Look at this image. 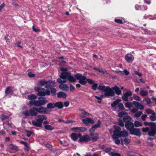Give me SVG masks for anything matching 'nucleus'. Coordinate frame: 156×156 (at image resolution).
I'll list each match as a JSON object with an SVG mask.
<instances>
[{"label": "nucleus", "instance_id": "obj_64", "mask_svg": "<svg viewBox=\"0 0 156 156\" xmlns=\"http://www.w3.org/2000/svg\"><path fill=\"white\" fill-rule=\"evenodd\" d=\"M32 29L33 31L36 32H39L40 31V30L35 28L34 26L32 27Z\"/></svg>", "mask_w": 156, "mask_h": 156}, {"label": "nucleus", "instance_id": "obj_62", "mask_svg": "<svg viewBox=\"0 0 156 156\" xmlns=\"http://www.w3.org/2000/svg\"><path fill=\"white\" fill-rule=\"evenodd\" d=\"M5 39L6 40L7 42H8L9 43H10L9 39L8 38V35H6L5 37Z\"/></svg>", "mask_w": 156, "mask_h": 156}, {"label": "nucleus", "instance_id": "obj_63", "mask_svg": "<svg viewBox=\"0 0 156 156\" xmlns=\"http://www.w3.org/2000/svg\"><path fill=\"white\" fill-rule=\"evenodd\" d=\"M115 21L116 22L120 24H122L123 23L122 20L120 19H115Z\"/></svg>", "mask_w": 156, "mask_h": 156}, {"label": "nucleus", "instance_id": "obj_40", "mask_svg": "<svg viewBox=\"0 0 156 156\" xmlns=\"http://www.w3.org/2000/svg\"><path fill=\"white\" fill-rule=\"evenodd\" d=\"M155 113H152L150 116V119L152 121H155L156 120V117L155 116Z\"/></svg>", "mask_w": 156, "mask_h": 156}, {"label": "nucleus", "instance_id": "obj_16", "mask_svg": "<svg viewBox=\"0 0 156 156\" xmlns=\"http://www.w3.org/2000/svg\"><path fill=\"white\" fill-rule=\"evenodd\" d=\"M125 58L127 61L131 62L133 60L134 57L132 55L130 54H127L125 55Z\"/></svg>", "mask_w": 156, "mask_h": 156}, {"label": "nucleus", "instance_id": "obj_15", "mask_svg": "<svg viewBox=\"0 0 156 156\" xmlns=\"http://www.w3.org/2000/svg\"><path fill=\"white\" fill-rule=\"evenodd\" d=\"M128 136V133L127 131H121L116 136L119 137H126Z\"/></svg>", "mask_w": 156, "mask_h": 156}, {"label": "nucleus", "instance_id": "obj_20", "mask_svg": "<svg viewBox=\"0 0 156 156\" xmlns=\"http://www.w3.org/2000/svg\"><path fill=\"white\" fill-rule=\"evenodd\" d=\"M59 87L61 90L65 91H67L69 90V87L66 84H61L59 85Z\"/></svg>", "mask_w": 156, "mask_h": 156}, {"label": "nucleus", "instance_id": "obj_10", "mask_svg": "<svg viewBox=\"0 0 156 156\" xmlns=\"http://www.w3.org/2000/svg\"><path fill=\"white\" fill-rule=\"evenodd\" d=\"M82 121L87 125H88L90 123L93 124L94 123V121L92 119L90 118H87L85 119H83Z\"/></svg>", "mask_w": 156, "mask_h": 156}, {"label": "nucleus", "instance_id": "obj_48", "mask_svg": "<svg viewBox=\"0 0 156 156\" xmlns=\"http://www.w3.org/2000/svg\"><path fill=\"white\" fill-rule=\"evenodd\" d=\"M112 150V149L111 147H107L106 148L105 150V151L106 153H110V152Z\"/></svg>", "mask_w": 156, "mask_h": 156}, {"label": "nucleus", "instance_id": "obj_23", "mask_svg": "<svg viewBox=\"0 0 156 156\" xmlns=\"http://www.w3.org/2000/svg\"><path fill=\"white\" fill-rule=\"evenodd\" d=\"M114 92L115 91V93L118 95H119L121 93V91L119 87L117 86H115L112 87Z\"/></svg>", "mask_w": 156, "mask_h": 156}, {"label": "nucleus", "instance_id": "obj_26", "mask_svg": "<svg viewBox=\"0 0 156 156\" xmlns=\"http://www.w3.org/2000/svg\"><path fill=\"white\" fill-rule=\"evenodd\" d=\"M75 77H74V76H72L71 75V73H70L69 75L68 76V80L71 82H74L76 81Z\"/></svg>", "mask_w": 156, "mask_h": 156}, {"label": "nucleus", "instance_id": "obj_59", "mask_svg": "<svg viewBox=\"0 0 156 156\" xmlns=\"http://www.w3.org/2000/svg\"><path fill=\"white\" fill-rule=\"evenodd\" d=\"M133 98L134 99L138 101H140L141 100V99L140 98L137 96H133Z\"/></svg>", "mask_w": 156, "mask_h": 156}, {"label": "nucleus", "instance_id": "obj_53", "mask_svg": "<svg viewBox=\"0 0 156 156\" xmlns=\"http://www.w3.org/2000/svg\"><path fill=\"white\" fill-rule=\"evenodd\" d=\"M28 76L30 77H34L35 76V74L32 73L31 72H29L28 73Z\"/></svg>", "mask_w": 156, "mask_h": 156}, {"label": "nucleus", "instance_id": "obj_32", "mask_svg": "<svg viewBox=\"0 0 156 156\" xmlns=\"http://www.w3.org/2000/svg\"><path fill=\"white\" fill-rule=\"evenodd\" d=\"M44 127L46 129L51 131L54 129V127L50 125H45Z\"/></svg>", "mask_w": 156, "mask_h": 156}, {"label": "nucleus", "instance_id": "obj_6", "mask_svg": "<svg viewBox=\"0 0 156 156\" xmlns=\"http://www.w3.org/2000/svg\"><path fill=\"white\" fill-rule=\"evenodd\" d=\"M35 91L38 92L37 94V95L39 96H45V89L42 87H36L34 88Z\"/></svg>", "mask_w": 156, "mask_h": 156}, {"label": "nucleus", "instance_id": "obj_11", "mask_svg": "<svg viewBox=\"0 0 156 156\" xmlns=\"http://www.w3.org/2000/svg\"><path fill=\"white\" fill-rule=\"evenodd\" d=\"M71 137L72 139L74 141H76L81 136V134L80 133H72L71 135Z\"/></svg>", "mask_w": 156, "mask_h": 156}, {"label": "nucleus", "instance_id": "obj_7", "mask_svg": "<svg viewBox=\"0 0 156 156\" xmlns=\"http://www.w3.org/2000/svg\"><path fill=\"white\" fill-rule=\"evenodd\" d=\"M36 108L38 113L45 114L47 113L46 108L42 106L39 105L38 107H36Z\"/></svg>", "mask_w": 156, "mask_h": 156}, {"label": "nucleus", "instance_id": "obj_49", "mask_svg": "<svg viewBox=\"0 0 156 156\" xmlns=\"http://www.w3.org/2000/svg\"><path fill=\"white\" fill-rule=\"evenodd\" d=\"M25 131L27 134V136L28 137H30L32 134V133L31 131L26 130Z\"/></svg>", "mask_w": 156, "mask_h": 156}, {"label": "nucleus", "instance_id": "obj_34", "mask_svg": "<svg viewBox=\"0 0 156 156\" xmlns=\"http://www.w3.org/2000/svg\"><path fill=\"white\" fill-rule=\"evenodd\" d=\"M28 99L30 100H35L37 98V97L36 95L32 94L29 95L28 96Z\"/></svg>", "mask_w": 156, "mask_h": 156}, {"label": "nucleus", "instance_id": "obj_46", "mask_svg": "<svg viewBox=\"0 0 156 156\" xmlns=\"http://www.w3.org/2000/svg\"><path fill=\"white\" fill-rule=\"evenodd\" d=\"M24 146L25 147L24 149L25 150L27 151H28L30 150V148L27 143Z\"/></svg>", "mask_w": 156, "mask_h": 156}, {"label": "nucleus", "instance_id": "obj_1", "mask_svg": "<svg viewBox=\"0 0 156 156\" xmlns=\"http://www.w3.org/2000/svg\"><path fill=\"white\" fill-rule=\"evenodd\" d=\"M98 88L104 92V95L101 96V97L102 98L109 96L113 97L115 94L112 87L111 88L108 86L106 87L105 86L99 85Z\"/></svg>", "mask_w": 156, "mask_h": 156}, {"label": "nucleus", "instance_id": "obj_47", "mask_svg": "<svg viewBox=\"0 0 156 156\" xmlns=\"http://www.w3.org/2000/svg\"><path fill=\"white\" fill-rule=\"evenodd\" d=\"M118 105L120 110H122L124 109V108L122 104L120 103L118 104Z\"/></svg>", "mask_w": 156, "mask_h": 156}, {"label": "nucleus", "instance_id": "obj_14", "mask_svg": "<svg viewBox=\"0 0 156 156\" xmlns=\"http://www.w3.org/2000/svg\"><path fill=\"white\" fill-rule=\"evenodd\" d=\"M30 115L33 116H36L37 114V111L36 107H33L31 108L29 110Z\"/></svg>", "mask_w": 156, "mask_h": 156}, {"label": "nucleus", "instance_id": "obj_21", "mask_svg": "<svg viewBox=\"0 0 156 156\" xmlns=\"http://www.w3.org/2000/svg\"><path fill=\"white\" fill-rule=\"evenodd\" d=\"M55 82L54 81H48L47 82L46 85L45 86V87L48 88L51 87H53L54 86Z\"/></svg>", "mask_w": 156, "mask_h": 156}, {"label": "nucleus", "instance_id": "obj_4", "mask_svg": "<svg viewBox=\"0 0 156 156\" xmlns=\"http://www.w3.org/2000/svg\"><path fill=\"white\" fill-rule=\"evenodd\" d=\"M144 125L146 126H151L150 130L148 133L149 136H154L155 134L156 130V124L155 122H148L145 121L144 122Z\"/></svg>", "mask_w": 156, "mask_h": 156}, {"label": "nucleus", "instance_id": "obj_9", "mask_svg": "<svg viewBox=\"0 0 156 156\" xmlns=\"http://www.w3.org/2000/svg\"><path fill=\"white\" fill-rule=\"evenodd\" d=\"M90 140V137L88 135H86L82 136L81 135V137L78 141L79 142H87L89 141Z\"/></svg>", "mask_w": 156, "mask_h": 156}, {"label": "nucleus", "instance_id": "obj_30", "mask_svg": "<svg viewBox=\"0 0 156 156\" xmlns=\"http://www.w3.org/2000/svg\"><path fill=\"white\" fill-rule=\"evenodd\" d=\"M140 94L141 96L144 97L147 96L148 93L147 91L142 90L140 91Z\"/></svg>", "mask_w": 156, "mask_h": 156}, {"label": "nucleus", "instance_id": "obj_31", "mask_svg": "<svg viewBox=\"0 0 156 156\" xmlns=\"http://www.w3.org/2000/svg\"><path fill=\"white\" fill-rule=\"evenodd\" d=\"M121 101L120 99H117L116 101H114L113 103L111 104V106L112 107H114L116 106Z\"/></svg>", "mask_w": 156, "mask_h": 156}, {"label": "nucleus", "instance_id": "obj_61", "mask_svg": "<svg viewBox=\"0 0 156 156\" xmlns=\"http://www.w3.org/2000/svg\"><path fill=\"white\" fill-rule=\"evenodd\" d=\"M125 106L126 107L129 108L131 107L132 104L131 103L129 102L126 103L125 105Z\"/></svg>", "mask_w": 156, "mask_h": 156}, {"label": "nucleus", "instance_id": "obj_17", "mask_svg": "<svg viewBox=\"0 0 156 156\" xmlns=\"http://www.w3.org/2000/svg\"><path fill=\"white\" fill-rule=\"evenodd\" d=\"M101 122L100 120H98L97 123L95 125L93 126L92 128L90 129V132H94L97 128L99 127L101 124Z\"/></svg>", "mask_w": 156, "mask_h": 156}, {"label": "nucleus", "instance_id": "obj_22", "mask_svg": "<svg viewBox=\"0 0 156 156\" xmlns=\"http://www.w3.org/2000/svg\"><path fill=\"white\" fill-rule=\"evenodd\" d=\"M70 73L67 72H63L61 73L60 77L62 79L65 80L68 78Z\"/></svg>", "mask_w": 156, "mask_h": 156}, {"label": "nucleus", "instance_id": "obj_42", "mask_svg": "<svg viewBox=\"0 0 156 156\" xmlns=\"http://www.w3.org/2000/svg\"><path fill=\"white\" fill-rule=\"evenodd\" d=\"M128 154L130 156H138L137 155V154L133 152L129 151L128 152Z\"/></svg>", "mask_w": 156, "mask_h": 156}, {"label": "nucleus", "instance_id": "obj_52", "mask_svg": "<svg viewBox=\"0 0 156 156\" xmlns=\"http://www.w3.org/2000/svg\"><path fill=\"white\" fill-rule=\"evenodd\" d=\"M124 142L126 144H128L130 142V140L128 138H126L124 140Z\"/></svg>", "mask_w": 156, "mask_h": 156}, {"label": "nucleus", "instance_id": "obj_60", "mask_svg": "<svg viewBox=\"0 0 156 156\" xmlns=\"http://www.w3.org/2000/svg\"><path fill=\"white\" fill-rule=\"evenodd\" d=\"M23 114L26 116H29L30 115V113H29L28 111H25L23 112Z\"/></svg>", "mask_w": 156, "mask_h": 156}, {"label": "nucleus", "instance_id": "obj_36", "mask_svg": "<svg viewBox=\"0 0 156 156\" xmlns=\"http://www.w3.org/2000/svg\"><path fill=\"white\" fill-rule=\"evenodd\" d=\"M47 82L45 80H41L38 82V85L41 86H43L45 84L46 85Z\"/></svg>", "mask_w": 156, "mask_h": 156}, {"label": "nucleus", "instance_id": "obj_54", "mask_svg": "<svg viewBox=\"0 0 156 156\" xmlns=\"http://www.w3.org/2000/svg\"><path fill=\"white\" fill-rule=\"evenodd\" d=\"M126 114V112H120L119 113V115L120 117H122L123 116L125 115Z\"/></svg>", "mask_w": 156, "mask_h": 156}, {"label": "nucleus", "instance_id": "obj_3", "mask_svg": "<svg viewBox=\"0 0 156 156\" xmlns=\"http://www.w3.org/2000/svg\"><path fill=\"white\" fill-rule=\"evenodd\" d=\"M38 100H30L29 103L31 105H34L36 106H41L45 105L48 101L45 97H39Z\"/></svg>", "mask_w": 156, "mask_h": 156}, {"label": "nucleus", "instance_id": "obj_5", "mask_svg": "<svg viewBox=\"0 0 156 156\" xmlns=\"http://www.w3.org/2000/svg\"><path fill=\"white\" fill-rule=\"evenodd\" d=\"M75 77L77 80H79V82L82 85H85L87 83V77L82 76L80 74H77L75 75Z\"/></svg>", "mask_w": 156, "mask_h": 156}, {"label": "nucleus", "instance_id": "obj_25", "mask_svg": "<svg viewBox=\"0 0 156 156\" xmlns=\"http://www.w3.org/2000/svg\"><path fill=\"white\" fill-rule=\"evenodd\" d=\"M55 107H57L59 109H62L63 107V104L62 102L60 101L55 103Z\"/></svg>", "mask_w": 156, "mask_h": 156}, {"label": "nucleus", "instance_id": "obj_2", "mask_svg": "<svg viewBox=\"0 0 156 156\" xmlns=\"http://www.w3.org/2000/svg\"><path fill=\"white\" fill-rule=\"evenodd\" d=\"M37 117L38 119L36 121L33 120L32 121V123L34 126L41 127L42 126V123L44 120L47 119V117L45 115H38Z\"/></svg>", "mask_w": 156, "mask_h": 156}, {"label": "nucleus", "instance_id": "obj_28", "mask_svg": "<svg viewBox=\"0 0 156 156\" xmlns=\"http://www.w3.org/2000/svg\"><path fill=\"white\" fill-rule=\"evenodd\" d=\"M131 120V118L129 116H125L123 119V121L126 122L128 123L130 122Z\"/></svg>", "mask_w": 156, "mask_h": 156}, {"label": "nucleus", "instance_id": "obj_33", "mask_svg": "<svg viewBox=\"0 0 156 156\" xmlns=\"http://www.w3.org/2000/svg\"><path fill=\"white\" fill-rule=\"evenodd\" d=\"M47 107L48 108H53L55 107V103H49L47 105Z\"/></svg>", "mask_w": 156, "mask_h": 156}, {"label": "nucleus", "instance_id": "obj_35", "mask_svg": "<svg viewBox=\"0 0 156 156\" xmlns=\"http://www.w3.org/2000/svg\"><path fill=\"white\" fill-rule=\"evenodd\" d=\"M134 125L136 127H139V126H142L143 124L142 123L138 121H136L134 122Z\"/></svg>", "mask_w": 156, "mask_h": 156}, {"label": "nucleus", "instance_id": "obj_19", "mask_svg": "<svg viewBox=\"0 0 156 156\" xmlns=\"http://www.w3.org/2000/svg\"><path fill=\"white\" fill-rule=\"evenodd\" d=\"M115 130L113 131V133L114 135L117 136L118 133L121 131V128L118 126H114Z\"/></svg>", "mask_w": 156, "mask_h": 156}, {"label": "nucleus", "instance_id": "obj_55", "mask_svg": "<svg viewBox=\"0 0 156 156\" xmlns=\"http://www.w3.org/2000/svg\"><path fill=\"white\" fill-rule=\"evenodd\" d=\"M91 138L92 140V141L94 142L96 141L98 139V137L97 136H96L93 137H91Z\"/></svg>", "mask_w": 156, "mask_h": 156}, {"label": "nucleus", "instance_id": "obj_56", "mask_svg": "<svg viewBox=\"0 0 156 156\" xmlns=\"http://www.w3.org/2000/svg\"><path fill=\"white\" fill-rule=\"evenodd\" d=\"M144 100L146 102L147 104L148 105H149L151 102V101L149 98L144 99Z\"/></svg>", "mask_w": 156, "mask_h": 156}, {"label": "nucleus", "instance_id": "obj_12", "mask_svg": "<svg viewBox=\"0 0 156 156\" xmlns=\"http://www.w3.org/2000/svg\"><path fill=\"white\" fill-rule=\"evenodd\" d=\"M131 134L135 135L136 136H139L141 134L140 129L137 128H133L130 132Z\"/></svg>", "mask_w": 156, "mask_h": 156}, {"label": "nucleus", "instance_id": "obj_38", "mask_svg": "<svg viewBox=\"0 0 156 156\" xmlns=\"http://www.w3.org/2000/svg\"><path fill=\"white\" fill-rule=\"evenodd\" d=\"M51 93L52 95L55 96L56 94V90L55 88H50Z\"/></svg>", "mask_w": 156, "mask_h": 156}, {"label": "nucleus", "instance_id": "obj_39", "mask_svg": "<svg viewBox=\"0 0 156 156\" xmlns=\"http://www.w3.org/2000/svg\"><path fill=\"white\" fill-rule=\"evenodd\" d=\"M12 91L10 87H7L5 90V94H10Z\"/></svg>", "mask_w": 156, "mask_h": 156}, {"label": "nucleus", "instance_id": "obj_24", "mask_svg": "<svg viewBox=\"0 0 156 156\" xmlns=\"http://www.w3.org/2000/svg\"><path fill=\"white\" fill-rule=\"evenodd\" d=\"M57 96L58 98H66L67 97V94L65 93L60 91L58 93Z\"/></svg>", "mask_w": 156, "mask_h": 156}, {"label": "nucleus", "instance_id": "obj_44", "mask_svg": "<svg viewBox=\"0 0 156 156\" xmlns=\"http://www.w3.org/2000/svg\"><path fill=\"white\" fill-rule=\"evenodd\" d=\"M8 117L6 115H2L0 116V118L2 121L8 118Z\"/></svg>", "mask_w": 156, "mask_h": 156}, {"label": "nucleus", "instance_id": "obj_57", "mask_svg": "<svg viewBox=\"0 0 156 156\" xmlns=\"http://www.w3.org/2000/svg\"><path fill=\"white\" fill-rule=\"evenodd\" d=\"M146 112L148 114H152L153 113V111L149 109H147L146 110Z\"/></svg>", "mask_w": 156, "mask_h": 156}, {"label": "nucleus", "instance_id": "obj_8", "mask_svg": "<svg viewBox=\"0 0 156 156\" xmlns=\"http://www.w3.org/2000/svg\"><path fill=\"white\" fill-rule=\"evenodd\" d=\"M132 95V93L130 91H127L123 95L122 97V98L125 101H128V98L131 96Z\"/></svg>", "mask_w": 156, "mask_h": 156}, {"label": "nucleus", "instance_id": "obj_50", "mask_svg": "<svg viewBox=\"0 0 156 156\" xmlns=\"http://www.w3.org/2000/svg\"><path fill=\"white\" fill-rule=\"evenodd\" d=\"M150 128L148 127H147L145 128H143L142 129L143 132H146L147 131H150Z\"/></svg>", "mask_w": 156, "mask_h": 156}, {"label": "nucleus", "instance_id": "obj_43", "mask_svg": "<svg viewBox=\"0 0 156 156\" xmlns=\"http://www.w3.org/2000/svg\"><path fill=\"white\" fill-rule=\"evenodd\" d=\"M142 114V112H141L137 111L135 114V116L136 117H140Z\"/></svg>", "mask_w": 156, "mask_h": 156}, {"label": "nucleus", "instance_id": "obj_37", "mask_svg": "<svg viewBox=\"0 0 156 156\" xmlns=\"http://www.w3.org/2000/svg\"><path fill=\"white\" fill-rule=\"evenodd\" d=\"M79 111L81 112V113L86 115L87 116H90V114L88 113V112H86L83 109H79Z\"/></svg>", "mask_w": 156, "mask_h": 156}, {"label": "nucleus", "instance_id": "obj_18", "mask_svg": "<svg viewBox=\"0 0 156 156\" xmlns=\"http://www.w3.org/2000/svg\"><path fill=\"white\" fill-rule=\"evenodd\" d=\"M133 104L137 108L140 110H143L144 109L143 105H141L140 103L136 101H133Z\"/></svg>", "mask_w": 156, "mask_h": 156}, {"label": "nucleus", "instance_id": "obj_13", "mask_svg": "<svg viewBox=\"0 0 156 156\" xmlns=\"http://www.w3.org/2000/svg\"><path fill=\"white\" fill-rule=\"evenodd\" d=\"M125 126L129 132L134 128V124L131 122L126 123L125 124Z\"/></svg>", "mask_w": 156, "mask_h": 156}, {"label": "nucleus", "instance_id": "obj_51", "mask_svg": "<svg viewBox=\"0 0 156 156\" xmlns=\"http://www.w3.org/2000/svg\"><path fill=\"white\" fill-rule=\"evenodd\" d=\"M87 81L90 84H93L94 83V81L90 79H87Z\"/></svg>", "mask_w": 156, "mask_h": 156}, {"label": "nucleus", "instance_id": "obj_41", "mask_svg": "<svg viewBox=\"0 0 156 156\" xmlns=\"http://www.w3.org/2000/svg\"><path fill=\"white\" fill-rule=\"evenodd\" d=\"M108 154L111 156H121V155L118 153L111 152L108 153Z\"/></svg>", "mask_w": 156, "mask_h": 156}, {"label": "nucleus", "instance_id": "obj_29", "mask_svg": "<svg viewBox=\"0 0 156 156\" xmlns=\"http://www.w3.org/2000/svg\"><path fill=\"white\" fill-rule=\"evenodd\" d=\"M112 138L114 139L115 140V143L116 144H119L120 143V140L117 137V136L114 135L112 136Z\"/></svg>", "mask_w": 156, "mask_h": 156}, {"label": "nucleus", "instance_id": "obj_58", "mask_svg": "<svg viewBox=\"0 0 156 156\" xmlns=\"http://www.w3.org/2000/svg\"><path fill=\"white\" fill-rule=\"evenodd\" d=\"M118 124L119 126L121 127H123L124 126V124L123 122L121 120H119Z\"/></svg>", "mask_w": 156, "mask_h": 156}, {"label": "nucleus", "instance_id": "obj_27", "mask_svg": "<svg viewBox=\"0 0 156 156\" xmlns=\"http://www.w3.org/2000/svg\"><path fill=\"white\" fill-rule=\"evenodd\" d=\"M9 148L12 150H15L17 151L18 150V147L16 145H14L13 144H10L9 146Z\"/></svg>", "mask_w": 156, "mask_h": 156}, {"label": "nucleus", "instance_id": "obj_45", "mask_svg": "<svg viewBox=\"0 0 156 156\" xmlns=\"http://www.w3.org/2000/svg\"><path fill=\"white\" fill-rule=\"evenodd\" d=\"M93 85L92 87V89L94 90H96L98 86V84L97 83H94L93 84Z\"/></svg>", "mask_w": 156, "mask_h": 156}]
</instances>
